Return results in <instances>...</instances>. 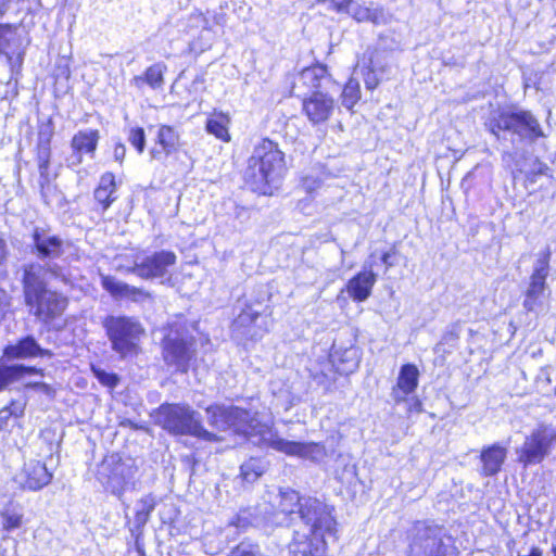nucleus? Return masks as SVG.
<instances>
[{
    "label": "nucleus",
    "mask_w": 556,
    "mask_h": 556,
    "mask_svg": "<svg viewBox=\"0 0 556 556\" xmlns=\"http://www.w3.org/2000/svg\"><path fill=\"white\" fill-rule=\"evenodd\" d=\"M329 3L330 8L337 11L338 13H346L351 0H330Z\"/></svg>",
    "instance_id": "c03bdc74"
},
{
    "label": "nucleus",
    "mask_w": 556,
    "mask_h": 556,
    "mask_svg": "<svg viewBox=\"0 0 556 556\" xmlns=\"http://www.w3.org/2000/svg\"><path fill=\"white\" fill-rule=\"evenodd\" d=\"M279 497L278 510L290 517L291 526L294 527V523H300V507L307 498H301L299 493L293 490L280 492Z\"/></svg>",
    "instance_id": "a878e982"
},
{
    "label": "nucleus",
    "mask_w": 556,
    "mask_h": 556,
    "mask_svg": "<svg viewBox=\"0 0 556 556\" xmlns=\"http://www.w3.org/2000/svg\"><path fill=\"white\" fill-rule=\"evenodd\" d=\"M52 130L40 131L37 142V162L38 169L41 178H48V170L50 166L51 148L50 142L52 138Z\"/></svg>",
    "instance_id": "cd10ccee"
},
{
    "label": "nucleus",
    "mask_w": 556,
    "mask_h": 556,
    "mask_svg": "<svg viewBox=\"0 0 556 556\" xmlns=\"http://www.w3.org/2000/svg\"><path fill=\"white\" fill-rule=\"evenodd\" d=\"M210 426L226 431L233 428L243 434L254 445L271 447L287 455L299 456L314 462L323 459L327 453L323 444L311 442L301 443L279 438L270 426L262 422L256 414L237 407L214 404L206 408Z\"/></svg>",
    "instance_id": "f257e3e1"
},
{
    "label": "nucleus",
    "mask_w": 556,
    "mask_h": 556,
    "mask_svg": "<svg viewBox=\"0 0 556 556\" xmlns=\"http://www.w3.org/2000/svg\"><path fill=\"white\" fill-rule=\"evenodd\" d=\"M93 372H94L96 377L98 378V380L106 387L114 388L118 382V378L114 374H110L102 369H96V368H93Z\"/></svg>",
    "instance_id": "a19ab883"
},
{
    "label": "nucleus",
    "mask_w": 556,
    "mask_h": 556,
    "mask_svg": "<svg viewBox=\"0 0 556 556\" xmlns=\"http://www.w3.org/2000/svg\"><path fill=\"white\" fill-rule=\"evenodd\" d=\"M507 457V448L498 443L485 446L480 453L481 469L483 477H493L497 475Z\"/></svg>",
    "instance_id": "412c9836"
},
{
    "label": "nucleus",
    "mask_w": 556,
    "mask_h": 556,
    "mask_svg": "<svg viewBox=\"0 0 556 556\" xmlns=\"http://www.w3.org/2000/svg\"><path fill=\"white\" fill-rule=\"evenodd\" d=\"M554 394L556 395V387H555V390H554Z\"/></svg>",
    "instance_id": "6e6d98bb"
},
{
    "label": "nucleus",
    "mask_w": 556,
    "mask_h": 556,
    "mask_svg": "<svg viewBox=\"0 0 556 556\" xmlns=\"http://www.w3.org/2000/svg\"><path fill=\"white\" fill-rule=\"evenodd\" d=\"M300 523H294L289 545L292 556H327L328 539H336L337 522L331 508L317 498L308 497L300 507Z\"/></svg>",
    "instance_id": "f03ea898"
},
{
    "label": "nucleus",
    "mask_w": 556,
    "mask_h": 556,
    "mask_svg": "<svg viewBox=\"0 0 556 556\" xmlns=\"http://www.w3.org/2000/svg\"><path fill=\"white\" fill-rule=\"evenodd\" d=\"M419 371L413 364L401 367L396 386L392 389L391 397L399 404L406 400V396L415 391L418 386Z\"/></svg>",
    "instance_id": "5701e85b"
},
{
    "label": "nucleus",
    "mask_w": 556,
    "mask_h": 556,
    "mask_svg": "<svg viewBox=\"0 0 556 556\" xmlns=\"http://www.w3.org/2000/svg\"><path fill=\"white\" fill-rule=\"evenodd\" d=\"M364 84L367 89L374 90L379 85V78L371 67H367L363 73Z\"/></svg>",
    "instance_id": "37998d69"
},
{
    "label": "nucleus",
    "mask_w": 556,
    "mask_h": 556,
    "mask_svg": "<svg viewBox=\"0 0 556 556\" xmlns=\"http://www.w3.org/2000/svg\"><path fill=\"white\" fill-rule=\"evenodd\" d=\"M24 486L37 491L48 485L52 479L45 464L38 460H31L25 466Z\"/></svg>",
    "instance_id": "b1692460"
},
{
    "label": "nucleus",
    "mask_w": 556,
    "mask_h": 556,
    "mask_svg": "<svg viewBox=\"0 0 556 556\" xmlns=\"http://www.w3.org/2000/svg\"><path fill=\"white\" fill-rule=\"evenodd\" d=\"M376 280L377 275L372 271L371 265L365 266L364 271L349 280L346 291L354 301L363 302L370 296Z\"/></svg>",
    "instance_id": "4be33fe9"
},
{
    "label": "nucleus",
    "mask_w": 556,
    "mask_h": 556,
    "mask_svg": "<svg viewBox=\"0 0 556 556\" xmlns=\"http://www.w3.org/2000/svg\"><path fill=\"white\" fill-rule=\"evenodd\" d=\"M129 143L138 151V153H142L146 148V134L144 129L141 127H135L129 130L127 137Z\"/></svg>",
    "instance_id": "58836bf2"
},
{
    "label": "nucleus",
    "mask_w": 556,
    "mask_h": 556,
    "mask_svg": "<svg viewBox=\"0 0 556 556\" xmlns=\"http://www.w3.org/2000/svg\"><path fill=\"white\" fill-rule=\"evenodd\" d=\"M8 3H9V0H0V13L3 12V10L5 9Z\"/></svg>",
    "instance_id": "3c124183"
},
{
    "label": "nucleus",
    "mask_w": 556,
    "mask_h": 556,
    "mask_svg": "<svg viewBox=\"0 0 556 556\" xmlns=\"http://www.w3.org/2000/svg\"><path fill=\"white\" fill-rule=\"evenodd\" d=\"M24 409L25 403L18 401H12L9 406L0 409V430L9 426L10 419L23 416Z\"/></svg>",
    "instance_id": "e433bc0d"
},
{
    "label": "nucleus",
    "mask_w": 556,
    "mask_h": 556,
    "mask_svg": "<svg viewBox=\"0 0 556 556\" xmlns=\"http://www.w3.org/2000/svg\"><path fill=\"white\" fill-rule=\"evenodd\" d=\"M100 135L98 130L87 129L76 132L71 141L73 153L67 159L68 166H78L83 162V154L94 156Z\"/></svg>",
    "instance_id": "f3484780"
},
{
    "label": "nucleus",
    "mask_w": 556,
    "mask_h": 556,
    "mask_svg": "<svg viewBox=\"0 0 556 556\" xmlns=\"http://www.w3.org/2000/svg\"><path fill=\"white\" fill-rule=\"evenodd\" d=\"M552 552H553L554 556H556V546L552 547Z\"/></svg>",
    "instance_id": "5fc2aeb1"
},
{
    "label": "nucleus",
    "mask_w": 556,
    "mask_h": 556,
    "mask_svg": "<svg viewBox=\"0 0 556 556\" xmlns=\"http://www.w3.org/2000/svg\"><path fill=\"white\" fill-rule=\"evenodd\" d=\"M10 304L11 302L9 294L0 288V317L4 316L10 307Z\"/></svg>",
    "instance_id": "a18cd8bd"
},
{
    "label": "nucleus",
    "mask_w": 556,
    "mask_h": 556,
    "mask_svg": "<svg viewBox=\"0 0 556 556\" xmlns=\"http://www.w3.org/2000/svg\"><path fill=\"white\" fill-rule=\"evenodd\" d=\"M181 146L178 131L168 125L159 127L155 146L150 150L152 160L164 161L167 156L176 153Z\"/></svg>",
    "instance_id": "a211bd4d"
},
{
    "label": "nucleus",
    "mask_w": 556,
    "mask_h": 556,
    "mask_svg": "<svg viewBox=\"0 0 556 556\" xmlns=\"http://www.w3.org/2000/svg\"><path fill=\"white\" fill-rule=\"evenodd\" d=\"M8 255L7 243L0 238V266L5 262Z\"/></svg>",
    "instance_id": "09e8293b"
},
{
    "label": "nucleus",
    "mask_w": 556,
    "mask_h": 556,
    "mask_svg": "<svg viewBox=\"0 0 556 556\" xmlns=\"http://www.w3.org/2000/svg\"><path fill=\"white\" fill-rule=\"evenodd\" d=\"M283 168L285 156L278 149V144L269 139H263L249 159L245 176L260 188L275 182L281 176Z\"/></svg>",
    "instance_id": "39448f33"
},
{
    "label": "nucleus",
    "mask_w": 556,
    "mask_h": 556,
    "mask_svg": "<svg viewBox=\"0 0 556 556\" xmlns=\"http://www.w3.org/2000/svg\"><path fill=\"white\" fill-rule=\"evenodd\" d=\"M258 317V313L252 308L243 309L233 321L235 328L247 327L254 323Z\"/></svg>",
    "instance_id": "ea45409f"
},
{
    "label": "nucleus",
    "mask_w": 556,
    "mask_h": 556,
    "mask_svg": "<svg viewBox=\"0 0 556 556\" xmlns=\"http://www.w3.org/2000/svg\"><path fill=\"white\" fill-rule=\"evenodd\" d=\"M52 356V352L42 349L33 336L18 340L15 344H9L3 350V357L11 359H26L33 357Z\"/></svg>",
    "instance_id": "aec40b11"
},
{
    "label": "nucleus",
    "mask_w": 556,
    "mask_h": 556,
    "mask_svg": "<svg viewBox=\"0 0 556 556\" xmlns=\"http://www.w3.org/2000/svg\"><path fill=\"white\" fill-rule=\"evenodd\" d=\"M156 506V500L152 494L141 497L136 503V514L134 519V528L131 532H141L149 521L151 513Z\"/></svg>",
    "instance_id": "c85d7f7f"
},
{
    "label": "nucleus",
    "mask_w": 556,
    "mask_h": 556,
    "mask_svg": "<svg viewBox=\"0 0 556 556\" xmlns=\"http://www.w3.org/2000/svg\"><path fill=\"white\" fill-rule=\"evenodd\" d=\"M341 97L343 106L352 109L361 99L359 83L354 78L349 79L342 90Z\"/></svg>",
    "instance_id": "c9c22d12"
},
{
    "label": "nucleus",
    "mask_w": 556,
    "mask_h": 556,
    "mask_svg": "<svg viewBox=\"0 0 556 556\" xmlns=\"http://www.w3.org/2000/svg\"><path fill=\"white\" fill-rule=\"evenodd\" d=\"M318 3H326V2H329L330 0H316Z\"/></svg>",
    "instance_id": "603ef678"
},
{
    "label": "nucleus",
    "mask_w": 556,
    "mask_h": 556,
    "mask_svg": "<svg viewBox=\"0 0 556 556\" xmlns=\"http://www.w3.org/2000/svg\"><path fill=\"white\" fill-rule=\"evenodd\" d=\"M176 261L177 256L174 252L162 250L135 261L134 266L128 267L126 271L146 280L163 278L168 274V268L176 264Z\"/></svg>",
    "instance_id": "4468645a"
},
{
    "label": "nucleus",
    "mask_w": 556,
    "mask_h": 556,
    "mask_svg": "<svg viewBox=\"0 0 556 556\" xmlns=\"http://www.w3.org/2000/svg\"><path fill=\"white\" fill-rule=\"evenodd\" d=\"M154 419L159 426L173 434L192 435L207 442L220 440L217 434L202 426L200 414L189 406L163 404L154 413Z\"/></svg>",
    "instance_id": "20e7f679"
},
{
    "label": "nucleus",
    "mask_w": 556,
    "mask_h": 556,
    "mask_svg": "<svg viewBox=\"0 0 556 556\" xmlns=\"http://www.w3.org/2000/svg\"><path fill=\"white\" fill-rule=\"evenodd\" d=\"M393 254H394V251H392V252H386V253H383V254H382V256H381V261H382V263L387 266V268H389V267H392V266H393V263H392V262H390V257H391V255H393Z\"/></svg>",
    "instance_id": "8fccbe9b"
},
{
    "label": "nucleus",
    "mask_w": 556,
    "mask_h": 556,
    "mask_svg": "<svg viewBox=\"0 0 556 556\" xmlns=\"http://www.w3.org/2000/svg\"><path fill=\"white\" fill-rule=\"evenodd\" d=\"M266 471V463L262 458L251 457L240 467V477L244 482H255Z\"/></svg>",
    "instance_id": "72a5a7b5"
},
{
    "label": "nucleus",
    "mask_w": 556,
    "mask_h": 556,
    "mask_svg": "<svg viewBox=\"0 0 556 556\" xmlns=\"http://www.w3.org/2000/svg\"><path fill=\"white\" fill-rule=\"evenodd\" d=\"M551 250L547 247L538 254V258L530 276L529 287L526 291L523 307L533 312L543 305L545 292L547 290L546 278L549 274Z\"/></svg>",
    "instance_id": "9d476101"
},
{
    "label": "nucleus",
    "mask_w": 556,
    "mask_h": 556,
    "mask_svg": "<svg viewBox=\"0 0 556 556\" xmlns=\"http://www.w3.org/2000/svg\"><path fill=\"white\" fill-rule=\"evenodd\" d=\"M166 65L162 62L155 63L147 68L142 76H136L132 81L137 87L142 84L149 85L153 89L161 88L164 84V72Z\"/></svg>",
    "instance_id": "2f4dec72"
},
{
    "label": "nucleus",
    "mask_w": 556,
    "mask_h": 556,
    "mask_svg": "<svg viewBox=\"0 0 556 556\" xmlns=\"http://www.w3.org/2000/svg\"><path fill=\"white\" fill-rule=\"evenodd\" d=\"M33 245L39 258H56L63 253V240L36 227L31 235Z\"/></svg>",
    "instance_id": "6ab92c4d"
},
{
    "label": "nucleus",
    "mask_w": 556,
    "mask_h": 556,
    "mask_svg": "<svg viewBox=\"0 0 556 556\" xmlns=\"http://www.w3.org/2000/svg\"><path fill=\"white\" fill-rule=\"evenodd\" d=\"M126 155V148L123 143H117L114 148V159L117 162H123Z\"/></svg>",
    "instance_id": "49530a36"
},
{
    "label": "nucleus",
    "mask_w": 556,
    "mask_h": 556,
    "mask_svg": "<svg viewBox=\"0 0 556 556\" xmlns=\"http://www.w3.org/2000/svg\"><path fill=\"white\" fill-rule=\"evenodd\" d=\"M115 176L112 173H105L101 176L99 186L94 190L96 201L102 205L105 211L116 199Z\"/></svg>",
    "instance_id": "bb28decb"
},
{
    "label": "nucleus",
    "mask_w": 556,
    "mask_h": 556,
    "mask_svg": "<svg viewBox=\"0 0 556 556\" xmlns=\"http://www.w3.org/2000/svg\"><path fill=\"white\" fill-rule=\"evenodd\" d=\"M330 81L331 76L328 73L327 66L323 64H315L304 68L298 77V83L306 86L312 91L321 90Z\"/></svg>",
    "instance_id": "393cba45"
},
{
    "label": "nucleus",
    "mask_w": 556,
    "mask_h": 556,
    "mask_svg": "<svg viewBox=\"0 0 556 556\" xmlns=\"http://www.w3.org/2000/svg\"><path fill=\"white\" fill-rule=\"evenodd\" d=\"M195 355V339L186 320L169 324L168 332L163 340V358L178 371L187 372L190 361Z\"/></svg>",
    "instance_id": "423d86ee"
},
{
    "label": "nucleus",
    "mask_w": 556,
    "mask_h": 556,
    "mask_svg": "<svg viewBox=\"0 0 556 556\" xmlns=\"http://www.w3.org/2000/svg\"><path fill=\"white\" fill-rule=\"evenodd\" d=\"M334 106L333 96L324 90H314L302 101V111L313 125L328 121L334 111Z\"/></svg>",
    "instance_id": "2eb2a0df"
},
{
    "label": "nucleus",
    "mask_w": 556,
    "mask_h": 556,
    "mask_svg": "<svg viewBox=\"0 0 556 556\" xmlns=\"http://www.w3.org/2000/svg\"><path fill=\"white\" fill-rule=\"evenodd\" d=\"M102 288L115 300H128L134 303L152 302L153 294L142 288L130 286L114 276L100 274Z\"/></svg>",
    "instance_id": "dca6fc26"
},
{
    "label": "nucleus",
    "mask_w": 556,
    "mask_h": 556,
    "mask_svg": "<svg viewBox=\"0 0 556 556\" xmlns=\"http://www.w3.org/2000/svg\"><path fill=\"white\" fill-rule=\"evenodd\" d=\"M444 554L441 530L424 522L416 523L408 556H444Z\"/></svg>",
    "instance_id": "ddd939ff"
},
{
    "label": "nucleus",
    "mask_w": 556,
    "mask_h": 556,
    "mask_svg": "<svg viewBox=\"0 0 556 556\" xmlns=\"http://www.w3.org/2000/svg\"><path fill=\"white\" fill-rule=\"evenodd\" d=\"M228 118L223 115H214L213 117L208 118L206 122V130L208 134L214 135L217 139H220L223 141H229L230 136L228 132Z\"/></svg>",
    "instance_id": "f704fd0d"
},
{
    "label": "nucleus",
    "mask_w": 556,
    "mask_h": 556,
    "mask_svg": "<svg viewBox=\"0 0 556 556\" xmlns=\"http://www.w3.org/2000/svg\"><path fill=\"white\" fill-rule=\"evenodd\" d=\"M555 445L553 425L540 422L526 435L522 445L517 448L518 462L525 467L540 464L552 454Z\"/></svg>",
    "instance_id": "6e6552de"
},
{
    "label": "nucleus",
    "mask_w": 556,
    "mask_h": 556,
    "mask_svg": "<svg viewBox=\"0 0 556 556\" xmlns=\"http://www.w3.org/2000/svg\"><path fill=\"white\" fill-rule=\"evenodd\" d=\"M136 468L131 459H122L117 455L106 457L100 467V480L113 494L121 496L132 483Z\"/></svg>",
    "instance_id": "1a4fd4ad"
},
{
    "label": "nucleus",
    "mask_w": 556,
    "mask_h": 556,
    "mask_svg": "<svg viewBox=\"0 0 556 556\" xmlns=\"http://www.w3.org/2000/svg\"><path fill=\"white\" fill-rule=\"evenodd\" d=\"M22 517L16 514H4L3 515V528L7 531H11L21 526Z\"/></svg>",
    "instance_id": "79ce46f5"
},
{
    "label": "nucleus",
    "mask_w": 556,
    "mask_h": 556,
    "mask_svg": "<svg viewBox=\"0 0 556 556\" xmlns=\"http://www.w3.org/2000/svg\"><path fill=\"white\" fill-rule=\"evenodd\" d=\"M25 304L29 307V313L38 320L50 324L64 313L68 301L64 295L46 289L38 292L34 298L26 299Z\"/></svg>",
    "instance_id": "9b49d317"
},
{
    "label": "nucleus",
    "mask_w": 556,
    "mask_h": 556,
    "mask_svg": "<svg viewBox=\"0 0 556 556\" xmlns=\"http://www.w3.org/2000/svg\"><path fill=\"white\" fill-rule=\"evenodd\" d=\"M484 125L497 140L506 139V134L517 136L519 140L531 141L544 137L538 118L530 111L514 109L493 111Z\"/></svg>",
    "instance_id": "7ed1b4c3"
},
{
    "label": "nucleus",
    "mask_w": 556,
    "mask_h": 556,
    "mask_svg": "<svg viewBox=\"0 0 556 556\" xmlns=\"http://www.w3.org/2000/svg\"><path fill=\"white\" fill-rule=\"evenodd\" d=\"M25 374H41V370L25 365L0 366V391L18 381Z\"/></svg>",
    "instance_id": "7c9ffc66"
},
{
    "label": "nucleus",
    "mask_w": 556,
    "mask_h": 556,
    "mask_svg": "<svg viewBox=\"0 0 556 556\" xmlns=\"http://www.w3.org/2000/svg\"><path fill=\"white\" fill-rule=\"evenodd\" d=\"M346 14L351 15L357 22H372L374 24L381 23L383 18L381 9H369L363 7L355 0H351Z\"/></svg>",
    "instance_id": "473e14b6"
},
{
    "label": "nucleus",
    "mask_w": 556,
    "mask_h": 556,
    "mask_svg": "<svg viewBox=\"0 0 556 556\" xmlns=\"http://www.w3.org/2000/svg\"><path fill=\"white\" fill-rule=\"evenodd\" d=\"M28 388L39 390L45 393H50L51 388L45 382H33L27 384Z\"/></svg>",
    "instance_id": "de8ad7c7"
},
{
    "label": "nucleus",
    "mask_w": 556,
    "mask_h": 556,
    "mask_svg": "<svg viewBox=\"0 0 556 556\" xmlns=\"http://www.w3.org/2000/svg\"><path fill=\"white\" fill-rule=\"evenodd\" d=\"M50 275L56 279L67 282L62 268L56 264L41 265L39 263H30L23 267V292L25 300L34 298L38 292L47 289L46 276Z\"/></svg>",
    "instance_id": "f8f14e48"
},
{
    "label": "nucleus",
    "mask_w": 556,
    "mask_h": 556,
    "mask_svg": "<svg viewBox=\"0 0 556 556\" xmlns=\"http://www.w3.org/2000/svg\"><path fill=\"white\" fill-rule=\"evenodd\" d=\"M103 327L113 351L122 357L137 353L138 342L144 331L137 319L112 315L103 320Z\"/></svg>",
    "instance_id": "0eeeda50"
},
{
    "label": "nucleus",
    "mask_w": 556,
    "mask_h": 556,
    "mask_svg": "<svg viewBox=\"0 0 556 556\" xmlns=\"http://www.w3.org/2000/svg\"><path fill=\"white\" fill-rule=\"evenodd\" d=\"M340 363L343 365L340 370L344 374H350L356 370L359 364L357 350L355 348L344 350L340 358Z\"/></svg>",
    "instance_id": "4c0bfd02"
},
{
    "label": "nucleus",
    "mask_w": 556,
    "mask_h": 556,
    "mask_svg": "<svg viewBox=\"0 0 556 556\" xmlns=\"http://www.w3.org/2000/svg\"><path fill=\"white\" fill-rule=\"evenodd\" d=\"M25 374H41V370L25 365L0 366V391L18 381Z\"/></svg>",
    "instance_id": "c756f323"
},
{
    "label": "nucleus",
    "mask_w": 556,
    "mask_h": 556,
    "mask_svg": "<svg viewBox=\"0 0 556 556\" xmlns=\"http://www.w3.org/2000/svg\"><path fill=\"white\" fill-rule=\"evenodd\" d=\"M296 88H299V87H298V83H295V84L293 85V87H292V92H293V93H294V90H295Z\"/></svg>",
    "instance_id": "864d4df0"
}]
</instances>
